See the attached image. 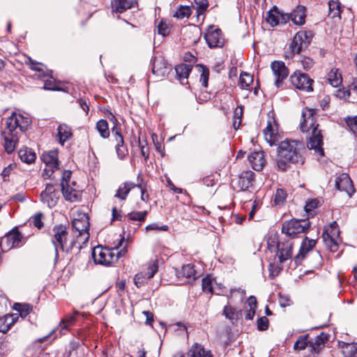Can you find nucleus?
Listing matches in <instances>:
<instances>
[{
  "mask_svg": "<svg viewBox=\"0 0 357 357\" xmlns=\"http://www.w3.org/2000/svg\"><path fill=\"white\" fill-rule=\"evenodd\" d=\"M322 238L326 246L333 252H335L338 249L339 243H340V238H333L329 236L328 234H323Z\"/></svg>",
  "mask_w": 357,
  "mask_h": 357,
  "instance_id": "36",
  "label": "nucleus"
},
{
  "mask_svg": "<svg viewBox=\"0 0 357 357\" xmlns=\"http://www.w3.org/2000/svg\"><path fill=\"white\" fill-rule=\"evenodd\" d=\"M291 84L298 90L305 92H312L313 91V79L308 75L300 71L295 72L290 76Z\"/></svg>",
  "mask_w": 357,
  "mask_h": 357,
  "instance_id": "8",
  "label": "nucleus"
},
{
  "mask_svg": "<svg viewBox=\"0 0 357 357\" xmlns=\"http://www.w3.org/2000/svg\"><path fill=\"white\" fill-rule=\"evenodd\" d=\"M342 354L344 357H357V342L344 344L342 348Z\"/></svg>",
  "mask_w": 357,
  "mask_h": 357,
  "instance_id": "39",
  "label": "nucleus"
},
{
  "mask_svg": "<svg viewBox=\"0 0 357 357\" xmlns=\"http://www.w3.org/2000/svg\"><path fill=\"white\" fill-rule=\"evenodd\" d=\"M147 213H148V212L146 211H132L128 214V217L129 218L130 220H137L139 222H143L145 220Z\"/></svg>",
  "mask_w": 357,
  "mask_h": 357,
  "instance_id": "45",
  "label": "nucleus"
},
{
  "mask_svg": "<svg viewBox=\"0 0 357 357\" xmlns=\"http://www.w3.org/2000/svg\"><path fill=\"white\" fill-rule=\"evenodd\" d=\"M158 32L162 36H166L169 33V26L167 22L161 20L158 25Z\"/></svg>",
  "mask_w": 357,
  "mask_h": 357,
  "instance_id": "52",
  "label": "nucleus"
},
{
  "mask_svg": "<svg viewBox=\"0 0 357 357\" xmlns=\"http://www.w3.org/2000/svg\"><path fill=\"white\" fill-rule=\"evenodd\" d=\"M305 8L302 6H298L289 15L291 20L296 25L301 26L305 22Z\"/></svg>",
  "mask_w": 357,
  "mask_h": 357,
  "instance_id": "25",
  "label": "nucleus"
},
{
  "mask_svg": "<svg viewBox=\"0 0 357 357\" xmlns=\"http://www.w3.org/2000/svg\"><path fill=\"white\" fill-rule=\"evenodd\" d=\"M319 204L317 199L308 200L305 206V210L309 215H312V211L315 209Z\"/></svg>",
  "mask_w": 357,
  "mask_h": 357,
  "instance_id": "51",
  "label": "nucleus"
},
{
  "mask_svg": "<svg viewBox=\"0 0 357 357\" xmlns=\"http://www.w3.org/2000/svg\"><path fill=\"white\" fill-rule=\"evenodd\" d=\"M158 270V266L157 261H151L148 267V273L147 274L150 277V278H153L154 275L157 273Z\"/></svg>",
  "mask_w": 357,
  "mask_h": 357,
  "instance_id": "59",
  "label": "nucleus"
},
{
  "mask_svg": "<svg viewBox=\"0 0 357 357\" xmlns=\"http://www.w3.org/2000/svg\"><path fill=\"white\" fill-rule=\"evenodd\" d=\"M316 245V241L314 239H309L307 237H305L303 241L299 252L295 257V262L296 264L301 263L303 259L305 258L307 253H308L310 250Z\"/></svg>",
  "mask_w": 357,
  "mask_h": 357,
  "instance_id": "20",
  "label": "nucleus"
},
{
  "mask_svg": "<svg viewBox=\"0 0 357 357\" xmlns=\"http://www.w3.org/2000/svg\"><path fill=\"white\" fill-rule=\"evenodd\" d=\"M328 340L327 334L321 333L314 338L310 340V351L318 354L324 348L325 342Z\"/></svg>",
  "mask_w": 357,
  "mask_h": 357,
  "instance_id": "23",
  "label": "nucleus"
},
{
  "mask_svg": "<svg viewBox=\"0 0 357 357\" xmlns=\"http://www.w3.org/2000/svg\"><path fill=\"white\" fill-rule=\"evenodd\" d=\"M335 96L341 100L350 101L349 88L348 89H340L337 90Z\"/></svg>",
  "mask_w": 357,
  "mask_h": 357,
  "instance_id": "54",
  "label": "nucleus"
},
{
  "mask_svg": "<svg viewBox=\"0 0 357 357\" xmlns=\"http://www.w3.org/2000/svg\"><path fill=\"white\" fill-rule=\"evenodd\" d=\"M308 338L309 335L300 336L295 342L294 349L299 351L303 350L306 348L310 349V340H308Z\"/></svg>",
  "mask_w": 357,
  "mask_h": 357,
  "instance_id": "38",
  "label": "nucleus"
},
{
  "mask_svg": "<svg viewBox=\"0 0 357 357\" xmlns=\"http://www.w3.org/2000/svg\"><path fill=\"white\" fill-rule=\"evenodd\" d=\"M177 278L180 279L181 283H188L196 279V271L192 264L183 265L181 270L176 269Z\"/></svg>",
  "mask_w": 357,
  "mask_h": 357,
  "instance_id": "18",
  "label": "nucleus"
},
{
  "mask_svg": "<svg viewBox=\"0 0 357 357\" xmlns=\"http://www.w3.org/2000/svg\"><path fill=\"white\" fill-rule=\"evenodd\" d=\"M318 127L315 110L307 107L303 109L300 128L303 132L307 134V146L310 150H314L317 156L322 157L324 156L323 138Z\"/></svg>",
  "mask_w": 357,
  "mask_h": 357,
  "instance_id": "1",
  "label": "nucleus"
},
{
  "mask_svg": "<svg viewBox=\"0 0 357 357\" xmlns=\"http://www.w3.org/2000/svg\"><path fill=\"white\" fill-rule=\"evenodd\" d=\"M246 312L245 317L246 319L251 320L253 319L257 306V299L255 296H250L246 302Z\"/></svg>",
  "mask_w": 357,
  "mask_h": 357,
  "instance_id": "34",
  "label": "nucleus"
},
{
  "mask_svg": "<svg viewBox=\"0 0 357 357\" xmlns=\"http://www.w3.org/2000/svg\"><path fill=\"white\" fill-rule=\"evenodd\" d=\"M89 219L86 213H78L77 217H75L72 222V227L77 232V237L80 238L81 241L86 242L89 238Z\"/></svg>",
  "mask_w": 357,
  "mask_h": 357,
  "instance_id": "7",
  "label": "nucleus"
},
{
  "mask_svg": "<svg viewBox=\"0 0 357 357\" xmlns=\"http://www.w3.org/2000/svg\"><path fill=\"white\" fill-rule=\"evenodd\" d=\"M3 245V251H8L18 246L22 240V236L17 229H13L0 238Z\"/></svg>",
  "mask_w": 357,
  "mask_h": 357,
  "instance_id": "12",
  "label": "nucleus"
},
{
  "mask_svg": "<svg viewBox=\"0 0 357 357\" xmlns=\"http://www.w3.org/2000/svg\"><path fill=\"white\" fill-rule=\"evenodd\" d=\"M192 66L189 64L182 63L175 67L177 78L181 84H185L188 83V78L191 72Z\"/></svg>",
  "mask_w": 357,
  "mask_h": 357,
  "instance_id": "26",
  "label": "nucleus"
},
{
  "mask_svg": "<svg viewBox=\"0 0 357 357\" xmlns=\"http://www.w3.org/2000/svg\"><path fill=\"white\" fill-rule=\"evenodd\" d=\"M190 15V10L188 6H181L178 10L174 13V17L178 19H183L185 17H189Z\"/></svg>",
  "mask_w": 357,
  "mask_h": 357,
  "instance_id": "49",
  "label": "nucleus"
},
{
  "mask_svg": "<svg viewBox=\"0 0 357 357\" xmlns=\"http://www.w3.org/2000/svg\"><path fill=\"white\" fill-rule=\"evenodd\" d=\"M304 144L297 140L285 139L280 142L278 148L277 166L279 169L285 171L289 163H303Z\"/></svg>",
  "mask_w": 357,
  "mask_h": 357,
  "instance_id": "2",
  "label": "nucleus"
},
{
  "mask_svg": "<svg viewBox=\"0 0 357 357\" xmlns=\"http://www.w3.org/2000/svg\"><path fill=\"white\" fill-rule=\"evenodd\" d=\"M282 269V266L270 264L269 268H268L269 272H270V277L273 278L275 276L278 275V274L280 273Z\"/></svg>",
  "mask_w": 357,
  "mask_h": 357,
  "instance_id": "57",
  "label": "nucleus"
},
{
  "mask_svg": "<svg viewBox=\"0 0 357 357\" xmlns=\"http://www.w3.org/2000/svg\"><path fill=\"white\" fill-rule=\"evenodd\" d=\"M312 38L311 31H299L298 32L293 38L292 42L290 44V49L293 53L298 54L303 46L310 43V40Z\"/></svg>",
  "mask_w": 357,
  "mask_h": 357,
  "instance_id": "9",
  "label": "nucleus"
},
{
  "mask_svg": "<svg viewBox=\"0 0 357 357\" xmlns=\"http://www.w3.org/2000/svg\"><path fill=\"white\" fill-rule=\"evenodd\" d=\"M14 309L19 312L22 318H24L32 311L33 307L31 305L26 303H15Z\"/></svg>",
  "mask_w": 357,
  "mask_h": 357,
  "instance_id": "40",
  "label": "nucleus"
},
{
  "mask_svg": "<svg viewBox=\"0 0 357 357\" xmlns=\"http://www.w3.org/2000/svg\"><path fill=\"white\" fill-rule=\"evenodd\" d=\"M310 226V222L307 220L292 219L282 224V232L289 236L294 237L298 234L306 232Z\"/></svg>",
  "mask_w": 357,
  "mask_h": 357,
  "instance_id": "6",
  "label": "nucleus"
},
{
  "mask_svg": "<svg viewBox=\"0 0 357 357\" xmlns=\"http://www.w3.org/2000/svg\"><path fill=\"white\" fill-rule=\"evenodd\" d=\"M18 315L17 314H6L0 317V332L5 333L17 321Z\"/></svg>",
  "mask_w": 357,
  "mask_h": 357,
  "instance_id": "30",
  "label": "nucleus"
},
{
  "mask_svg": "<svg viewBox=\"0 0 357 357\" xmlns=\"http://www.w3.org/2000/svg\"><path fill=\"white\" fill-rule=\"evenodd\" d=\"M29 124L30 121L29 119L15 112L7 119L6 128L1 132V135L4 139L3 146L5 151L8 153H11L14 151L18 142L16 129L19 128L22 132H24Z\"/></svg>",
  "mask_w": 357,
  "mask_h": 357,
  "instance_id": "3",
  "label": "nucleus"
},
{
  "mask_svg": "<svg viewBox=\"0 0 357 357\" xmlns=\"http://www.w3.org/2000/svg\"><path fill=\"white\" fill-rule=\"evenodd\" d=\"M327 81L333 87L339 86L342 82V74L339 69L332 68L328 74Z\"/></svg>",
  "mask_w": 357,
  "mask_h": 357,
  "instance_id": "32",
  "label": "nucleus"
},
{
  "mask_svg": "<svg viewBox=\"0 0 357 357\" xmlns=\"http://www.w3.org/2000/svg\"><path fill=\"white\" fill-rule=\"evenodd\" d=\"M124 241V238H122L118 245L113 248H104L102 246H97L92 250L91 255L93 261L97 264L109 266L118 261L119 258L121 255L126 253V250L123 249L119 251V247L121 245V243Z\"/></svg>",
  "mask_w": 357,
  "mask_h": 357,
  "instance_id": "4",
  "label": "nucleus"
},
{
  "mask_svg": "<svg viewBox=\"0 0 357 357\" xmlns=\"http://www.w3.org/2000/svg\"><path fill=\"white\" fill-rule=\"evenodd\" d=\"M116 151L118 157L120 159H123L128 154V150L123 145H119L118 143L116 144Z\"/></svg>",
  "mask_w": 357,
  "mask_h": 357,
  "instance_id": "60",
  "label": "nucleus"
},
{
  "mask_svg": "<svg viewBox=\"0 0 357 357\" xmlns=\"http://www.w3.org/2000/svg\"><path fill=\"white\" fill-rule=\"evenodd\" d=\"M168 229H169V227L167 225L159 226L155 222L148 225L145 227V229L146 231H153V230L167 231L168 230Z\"/></svg>",
  "mask_w": 357,
  "mask_h": 357,
  "instance_id": "56",
  "label": "nucleus"
},
{
  "mask_svg": "<svg viewBox=\"0 0 357 357\" xmlns=\"http://www.w3.org/2000/svg\"><path fill=\"white\" fill-rule=\"evenodd\" d=\"M349 87L350 102H357V79H354Z\"/></svg>",
  "mask_w": 357,
  "mask_h": 357,
  "instance_id": "50",
  "label": "nucleus"
},
{
  "mask_svg": "<svg viewBox=\"0 0 357 357\" xmlns=\"http://www.w3.org/2000/svg\"><path fill=\"white\" fill-rule=\"evenodd\" d=\"M59 199V192L52 184H47L45 189L40 194L41 202L49 208L55 206Z\"/></svg>",
  "mask_w": 357,
  "mask_h": 357,
  "instance_id": "10",
  "label": "nucleus"
},
{
  "mask_svg": "<svg viewBox=\"0 0 357 357\" xmlns=\"http://www.w3.org/2000/svg\"><path fill=\"white\" fill-rule=\"evenodd\" d=\"M345 122L350 130L354 134H357V116H347L345 119Z\"/></svg>",
  "mask_w": 357,
  "mask_h": 357,
  "instance_id": "48",
  "label": "nucleus"
},
{
  "mask_svg": "<svg viewBox=\"0 0 357 357\" xmlns=\"http://www.w3.org/2000/svg\"><path fill=\"white\" fill-rule=\"evenodd\" d=\"M96 129L100 135L103 139H107L109 136V130L108 123L105 119H100L96 123Z\"/></svg>",
  "mask_w": 357,
  "mask_h": 357,
  "instance_id": "37",
  "label": "nucleus"
},
{
  "mask_svg": "<svg viewBox=\"0 0 357 357\" xmlns=\"http://www.w3.org/2000/svg\"><path fill=\"white\" fill-rule=\"evenodd\" d=\"M152 73L157 77H163L168 73L167 62L162 57H155L154 59Z\"/></svg>",
  "mask_w": 357,
  "mask_h": 357,
  "instance_id": "21",
  "label": "nucleus"
},
{
  "mask_svg": "<svg viewBox=\"0 0 357 357\" xmlns=\"http://www.w3.org/2000/svg\"><path fill=\"white\" fill-rule=\"evenodd\" d=\"M61 191L66 200L71 202L79 200L80 193L75 189L70 187L67 183H61Z\"/></svg>",
  "mask_w": 357,
  "mask_h": 357,
  "instance_id": "24",
  "label": "nucleus"
},
{
  "mask_svg": "<svg viewBox=\"0 0 357 357\" xmlns=\"http://www.w3.org/2000/svg\"><path fill=\"white\" fill-rule=\"evenodd\" d=\"M287 197V193L282 189H278L275 195V203L276 204H283Z\"/></svg>",
  "mask_w": 357,
  "mask_h": 357,
  "instance_id": "53",
  "label": "nucleus"
},
{
  "mask_svg": "<svg viewBox=\"0 0 357 357\" xmlns=\"http://www.w3.org/2000/svg\"><path fill=\"white\" fill-rule=\"evenodd\" d=\"M188 357H213L209 350H206L204 347L198 343H195L187 353Z\"/></svg>",
  "mask_w": 357,
  "mask_h": 357,
  "instance_id": "27",
  "label": "nucleus"
},
{
  "mask_svg": "<svg viewBox=\"0 0 357 357\" xmlns=\"http://www.w3.org/2000/svg\"><path fill=\"white\" fill-rule=\"evenodd\" d=\"M204 38L209 47H220L223 44V39L221 36L220 29L210 30L204 36Z\"/></svg>",
  "mask_w": 357,
  "mask_h": 357,
  "instance_id": "19",
  "label": "nucleus"
},
{
  "mask_svg": "<svg viewBox=\"0 0 357 357\" xmlns=\"http://www.w3.org/2000/svg\"><path fill=\"white\" fill-rule=\"evenodd\" d=\"M112 134L115 138L116 143L119 145H123L124 140L121 135V128L119 126H113L112 128Z\"/></svg>",
  "mask_w": 357,
  "mask_h": 357,
  "instance_id": "47",
  "label": "nucleus"
},
{
  "mask_svg": "<svg viewBox=\"0 0 357 357\" xmlns=\"http://www.w3.org/2000/svg\"><path fill=\"white\" fill-rule=\"evenodd\" d=\"M293 246L294 243L289 240L279 241L278 243L276 256L280 264L291 258Z\"/></svg>",
  "mask_w": 357,
  "mask_h": 357,
  "instance_id": "14",
  "label": "nucleus"
},
{
  "mask_svg": "<svg viewBox=\"0 0 357 357\" xmlns=\"http://www.w3.org/2000/svg\"><path fill=\"white\" fill-rule=\"evenodd\" d=\"M43 89L46 90L59 91V88L56 86L54 82L52 79L45 80Z\"/></svg>",
  "mask_w": 357,
  "mask_h": 357,
  "instance_id": "63",
  "label": "nucleus"
},
{
  "mask_svg": "<svg viewBox=\"0 0 357 357\" xmlns=\"http://www.w3.org/2000/svg\"><path fill=\"white\" fill-rule=\"evenodd\" d=\"M136 3L135 0H113L112 2L113 10L119 13L134 7Z\"/></svg>",
  "mask_w": 357,
  "mask_h": 357,
  "instance_id": "29",
  "label": "nucleus"
},
{
  "mask_svg": "<svg viewBox=\"0 0 357 357\" xmlns=\"http://www.w3.org/2000/svg\"><path fill=\"white\" fill-rule=\"evenodd\" d=\"M335 188L341 192H345L349 197H351L355 192L353 182L349 174L346 173L341 174L336 178Z\"/></svg>",
  "mask_w": 357,
  "mask_h": 357,
  "instance_id": "13",
  "label": "nucleus"
},
{
  "mask_svg": "<svg viewBox=\"0 0 357 357\" xmlns=\"http://www.w3.org/2000/svg\"><path fill=\"white\" fill-rule=\"evenodd\" d=\"M268 327V319L262 317L257 320V328L259 331H265Z\"/></svg>",
  "mask_w": 357,
  "mask_h": 357,
  "instance_id": "61",
  "label": "nucleus"
},
{
  "mask_svg": "<svg viewBox=\"0 0 357 357\" xmlns=\"http://www.w3.org/2000/svg\"><path fill=\"white\" fill-rule=\"evenodd\" d=\"M53 237L52 243L54 246L55 257H58V249L60 248L62 251L66 252H72L73 247L76 245L75 241L70 243L68 248H65V244L67 241L68 231L67 229L63 225H56L52 229Z\"/></svg>",
  "mask_w": 357,
  "mask_h": 357,
  "instance_id": "5",
  "label": "nucleus"
},
{
  "mask_svg": "<svg viewBox=\"0 0 357 357\" xmlns=\"http://www.w3.org/2000/svg\"><path fill=\"white\" fill-rule=\"evenodd\" d=\"M136 185L132 182H125L121 184L116 190L115 197L121 200L126 199L130 191Z\"/></svg>",
  "mask_w": 357,
  "mask_h": 357,
  "instance_id": "33",
  "label": "nucleus"
},
{
  "mask_svg": "<svg viewBox=\"0 0 357 357\" xmlns=\"http://www.w3.org/2000/svg\"><path fill=\"white\" fill-rule=\"evenodd\" d=\"M198 71L201 73L199 81L204 87H207L209 77L208 69L203 65H197Z\"/></svg>",
  "mask_w": 357,
  "mask_h": 357,
  "instance_id": "41",
  "label": "nucleus"
},
{
  "mask_svg": "<svg viewBox=\"0 0 357 357\" xmlns=\"http://www.w3.org/2000/svg\"><path fill=\"white\" fill-rule=\"evenodd\" d=\"M323 234H328L329 236L340 238L338 225L335 221L325 227Z\"/></svg>",
  "mask_w": 357,
  "mask_h": 357,
  "instance_id": "42",
  "label": "nucleus"
},
{
  "mask_svg": "<svg viewBox=\"0 0 357 357\" xmlns=\"http://www.w3.org/2000/svg\"><path fill=\"white\" fill-rule=\"evenodd\" d=\"M149 279H150V277L147 273L140 272L135 275L134 283L138 288H139L144 286Z\"/></svg>",
  "mask_w": 357,
  "mask_h": 357,
  "instance_id": "43",
  "label": "nucleus"
},
{
  "mask_svg": "<svg viewBox=\"0 0 357 357\" xmlns=\"http://www.w3.org/2000/svg\"><path fill=\"white\" fill-rule=\"evenodd\" d=\"M253 82V77L247 73H242L239 78V84L243 89L248 87Z\"/></svg>",
  "mask_w": 357,
  "mask_h": 357,
  "instance_id": "44",
  "label": "nucleus"
},
{
  "mask_svg": "<svg viewBox=\"0 0 357 357\" xmlns=\"http://www.w3.org/2000/svg\"><path fill=\"white\" fill-rule=\"evenodd\" d=\"M301 64L304 69L309 70L313 66L314 61L312 59L305 57L301 60Z\"/></svg>",
  "mask_w": 357,
  "mask_h": 357,
  "instance_id": "64",
  "label": "nucleus"
},
{
  "mask_svg": "<svg viewBox=\"0 0 357 357\" xmlns=\"http://www.w3.org/2000/svg\"><path fill=\"white\" fill-rule=\"evenodd\" d=\"M248 160L255 170L260 171L266 163L264 153L263 151H254L248 155Z\"/></svg>",
  "mask_w": 357,
  "mask_h": 357,
  "instance_id": "22",
  "label": "nucleus"
},
{
  "mask_svg": "<svg viewBox=\"0 0 357 357\" xmlns=\"http://www.w3.org/2000/svg\"><path fill=\"white\" fill-rule=\"evenodd\" d=\"M223 314L226 318L230 320H233L235 318L236 309L231 306L227 305L224 308Z\"/></svg>",
  "mask_w": 357,
  "mask_h": 357,
  "instance_id": "55",
  "label": "nucleus"
},
{
  "mask_svg": "<svg viewBox=\"0 0 357 357\" xmlns=\"http://www.w3.org/2000/svg\"><path fill=\"white\" fill-rule=\"evenodd\" d=\"M42 160L46 165L44 171L49 176L59 167L58 152L56 150L45 152L42 155Z\"/></svg>",
  "mask_w": 357,
  "mask_h": 357,
  "instance_id": "15",
  "label": "nucleus"
},
{
  "mask_svg": "<svg viewBox=\"0 0 357 357\" xmlns=\"http://www.w3.org/2000/svg\"><path fill=\"white\" fill-rule=\"evenodd\" d=\"M8 305V299L3 294L1 291H0V312H3L6 310Z\"/></svg>",
  "mask_w": 357,
  "mask_h": 357,
  "instance_id": "62",
  "label": "nucleus"
},
{
  "mask_svg": "<svg viewBox=\"0 0 357 357\" xmlns=\"http://www.w3.org/2000/svg\"><path fill=\"white\" fill-rule=\"evenodd\" d=\"M202 289L204 291L207 293H211L213 291L212 282L208 278H204L202 280Z\"/></svg>",
  "mask_w": 357,
  "mask_h": 357,
  "instance_id": "58",
  "label": "nucleus"
},
{
  "mask_svg": "<svg viewBox=\"0 0 357 357\" xmlns=\"http://www.w3.org/2000/svg\"><path fill=\"white\" fill-rule=\"evenodd\" d=\"M264 139L270 146L275 145L279 139L278 124L273 118L267 121V126L264 130Z\"/></svg>",
  "mask_w": 357,
  "mask_h": 357,
  "instance_id": "16",
  "label": "nucleus"
},
{
  "mask_svg": "<svg viewBox=\"0 0 357 357\" xmlns=\"http://www.w3.org/2000/svg\"><path fill=\"white\" fill-rule=\"evenodd\" d=\"M254 173L251 171L243 172L238 179V186L241 190H247L252 185Z\"/></svg>",
  "mask_w": 357,
  "mask_h": 357,
  "instance_id": "28",
  "label": "nucleus"
},
{
  "mask_svg": "<svg viewBox=\"0 0 357 357\" xmlns=\"http://www.w3.org/2000/svg\"><path fill=\"white\" fill-rule=\"evenodd\" d=\"M271 69L275 77V84L277 87H279L280 82L288 76V69L285 66L284 62L279 61H274L272 62Z\"/></svg>",
  "mask_w": 357,
  "mask_h": 357,
  "instance_id": "17",
  "label": "nucleus"
},
{
  "mask_svg": "<svg viewBox=\"0 0 357 357\" xmlns=\"http://www.w3.org/2000/svg\"><path fill=\"white\" fill-rule=\"evenodd\" d=\"M21 160L25 163L31 164L36 160V153L30 149L26 147L20 149L18 152Z\"/></svg>",
  "mask_w": 357,
  "mask_h": 357,
  "instance_id": "35",
  "label": "nucleus"
},
{
  "mask_svg": "<svg viewBox=\"0 0 357 357\" xmlns=\"http://www.w3.org/2000/svg\"><path fill=\"white\" fill-rule=\"evenodd\" d=\"M59 142L63 144L66 141L70 139L73 135L72 129L65 123L60 124L57 128Z\"/></svg>",
  "mask_w": 357,
  "mask_h": 357,
  "instance_id": "31",
  "label": "nucleus"
},
{
  "mask_svg": "<svg viewBox=\"0 0 357 357\" xmlns=\"http://www.w3.org/2000/svg\"><path fill=\"white\" fill-rule=\"evenodd\" d=\"M77 312H74L73 314L66 317L61 321V330H68L75 321V315L77 314Z\"/></svg>",
  "mask_w": 357,
  "mask_h": 357,
  "instance_id": "46",
  "label": "nucleus"
},
{
  "mask_svg": "<svg viewBox=\"0 0 357 357\" xmlns=\"http://www.w3.org/2000/svg\"><path fill=\"white\" fill-rule=\"evenodd\" d=\"M266 20L271 26L284 24L289 20V14L284 13L274 7L267 12Z\"/></svg>",
  "mask_w": 357,
  "mask_h": 357,
  "instance_id": "11",
  "label": "nucleus"
}]
</instances>
